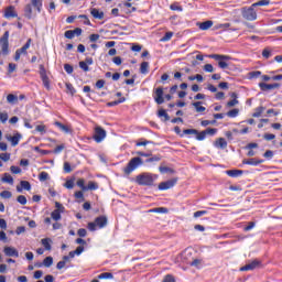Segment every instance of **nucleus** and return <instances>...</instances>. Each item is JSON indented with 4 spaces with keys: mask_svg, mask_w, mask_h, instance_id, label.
Here are the masks:
<instances>
[{
    "mask_svg": "<svg viewBox=\"0 0 282 282\" xmlns=\"http://www.w3.org/2000/svg\"><path fill=\"white\" fill-rule=\"evenodd\" d=\"M65 150V144H61L57 145L54 150L53 153H55V155H58V153H62Z\"/></svg>",
    "mask_w": 282,
    "mask_h": 282,
    "instance_id": "de8ad7c7",
    "label": "nucleus"
},
{
    "mask_svg": "<svg viewBox=\"0 0 282 282\" xmlns=\"http://www.w3.org/2000/svg\"><path fill=\"white\" fill-rule=\"evenodd\" d=\"M135 184H139V186H153L154 180L153 177H137L132 178Z\"/></svg>",
    "mask_w": 282,
    "mask_h": 282,
    "instance_id": "9b49d317",
    "label": "nucleus"
},
{
    "mask_svg": "<svg viewBox=\"0 0 282 282\" xmlns=\"http://www.w3.org/2000/svg\"><path fill=\"white\" fill-rule=\"evenodd\" d=\"M158 117L159 118H164V122H169V120H171V117L169 116V113L164 109H160L158 111Z\"/></svg>",
    "mask_w": 282,
    "mask_h": 282,
    "instance_id": "c756f323",
    "label": "nucleus"
},
{
    "mask_svg": "<svg viewBox=\"0 0 282 282\" xmlns=\"http://www.w3.org/2000/svg\"><path fill=\"white\" fill-rule=\"evenodd\" d=\"M65 188L72 189L74 188V178H70L64 183Z\"/></svg>",
    "mask_w": 282,
    "mask_h": 282,
    "instance_id": "3c124183",
    "label": "nucleus"
},
{
    "mask_svg": "<svg viewBox=\"0 0 282 282\" xmlns=\"http://www.w3.org/2000/svg\"><path fill=\"white\" fill-rule=\"evenodd\" d=\"M10 171H11V173H13V175H19V173H21V167L12 165L10 167Z\"/></svg>",
    "mask_w": 282,
    "mask_h": 282,
    "instance_id": "6e6d98bb",
    "label": "nucleus"
},
{
    "mask_svg": "<svg viewBox=\"0 0 282 282\" xmlns=\"http://www.w3.org/2000/svg\"><path fill=\"white\" fill-rule=\"evenodd\" d=\"M100 39V34L94 33L89 35L90 43H96Z\"/></svg>",
    "mask_w": 282,
    "mask_h": 282,
    "instance_id": "09e8293b",
    "label": "nucleus"
},
{
    "mask_svg": "<svg viewBox=\"0 0 282 282\" xmlns=\"http://www.w3.org/2000/svg\"><path fill=\"white\" fill-rule=\"evenodd\" d=\"M89 65H94V58L86 57L85 61L79 62V67L83 72H89Z\"/></svg>",
    "mask_w": 282,
    "mask_h": 282,
    "instance_id": "dca6fc26",
    "label": "nucleus"
},
{
    "mask_svg": "<svg viewBox=\"0 0 282 282\" xmlns=\"http://www.w3.org/2000/svg\"><path fill=\"white\" fill-rule=\"evenodd\" d=\"M2 184H14V178L13 177H2L1 178Z\"/></svg>",
    "mask_w": 282,
    "mask_h": 282,
    "instance_id": "5fc2aeb1",
    "label": "nucleus"
},
{
    "mask_svg": "<svg viewBox=\"0 0 282 282\" xmlns=\"http://www.w3.org/2000/svg\"><path fill=\"white\" fill-rule=\"evenodd\" d=\"M66 89H67V91H69V94L72 96H74V94H76V88H74V85H72L70 83H66Z\"/></svg>",
    "mask_w": 282,
    "mask_h": 282,
    "instance_id": "49530a36",
    "label": "nucleus"
},
{
    "mask_svg": "<svg viewBox=\"0 0 282 282\" xmlns=\"http://www.w3.org/2000/svg\"><path fill=\"white\" fill-rule=\"evenodd\" d=\"M35 131H37L39 133H45V124L36 126Z\"/></svg>",
    "mask_w": 282,
    "mask_h": 282,
    "instance_id": "0e129e2a",
    "label": "nucleus"
},
{
    "mask_svg": "<svg viewBox=\"0 0 282 282\" xmlns=\"http://www.w3.org/2000/svg\"><path fill=\"white\" fill-rule=\"evenodd\" d=\"M3 252L6 257H19V251L13 247H4Z\"/></svg>",
    "mask_w": 282,
    "mask_h": 282,
    "instance_id": "6ab92c4d",
    "label": "nucleus"
},
{
    "mask_svg": "<svg viewBox=\"0 0 282 282\" xmlns=\"http://www.w3.org/2000/svg\"><path fill=\"white\" fill-rule=\"evenodd\" d=\"M126 101H127V98L121 97L118 100L107 102L106 106L107 107H116L118 105H122V102H126Z\"/></svg>",
    "mask_w": 282,
    "mask_h": 282,
    "instance_id": "c85d7f7f",
    "label": "nucleus"
},
{
    "mask_svg": "<svg viewBox=\"0 0 282 282\" xmlns=\"http://www.w3.org/2000/svg\"><path fill=\"white\" fill-rule=\"evenodd\" d=\"M263 111H265V108L262 106L256 108V111L252 113V118H261V113H263Z\"/></svg>",
    "mask_w": 282,
    "mask_h": 282,
    "instance_id": "c9c22d12",
    "label": "nucleus"
},
{
    "mask_svg": "<svg viewBox=\"0 0 282 282\" xmlns=\"http://www.w3.org/2000/svg\"><path fill=\"white\" fill-rule=\"evenodd\" d=\"M209 58H214V61H230V56L228 55H219V54H212L209 55Z\"/></svg>",
    "mask_w": 282,
    "mask_h": 282,
    "instance_id": "393cba45",
    "label": "nucleus"
},
{
    "mask_svg": "<svg viewBox=\"0 0 282 282\" xmlns=\"http://www.w3.org/2000/svg\"><path fill=\"white\" fill-rule=\"evenodd\" d=\"M90 14L94 19H98L99 21H102V19H105V12L99 11L97 8L90 9Z\"/></svg>",
    "mask_w": 282,
    "mask_h": 282,
    "instance_id": "412c9836",
    "label": "nucleus"
},
{
    "mask_svg": "<svg viewBox=\"0 0 282 282\" xmlns=\"http://www.w3.org/2000/svg\"><path fill=\"white\" fill-rule=\"evenodd\" d=\"M154 100L156 105H164V88L159 87L155 89Z\"/></svg>",
    "mask_w": 282,
    "mask_h": 282,
    "instance_id": "2eb2a0df",
    "label": "nucleus"
},
{
    "mask_svg": "<svg viewBox=\"0 0 282 282\" xmlns=\"http://www.w3.org/2000/svg\"><path fill=\"white\" fill-rule=\"evenodd\" d=\"M8 118H9L8 112L0 111V122H2V124H6L8 122Z\"/></svg>",
    "mask_w": 282,
    "mask_h": 282,
    "instance_id": "37998d69",
    "label": "nucleus"
},
{
    "mask_svg": "<svg viewBox=\"0 0 282 282\" xmlns=\"http://www.w3.org/2000/svg\"><path fill=\"white\" fill-rule=\"evenodd\" d=\"M4 19H17L19 17V13H17V9L14 6H9L6 8L3 13Z\"/></svg>",
    "mask_w": 282,
    "mask_h": 282,
    "instance_id": "4468645a",
    "label": "nucleus"
},
{
    "mask_svg": "<svg viewBox=\"0 0 282 282\" xmlns=\"http://www.w3.org/2000/svg\"><path fill=\"white\" fill-rule=\"evenodd\" d=\"M142 164H144V161L142 160V158L140 156L132 158L128 162L127 166L123 167L124 175H131V173H133V171H137V169H140Z\"/></svg>",
    "mask_w": 282,
    "mask_h": 282,
    "instance_id": "f257e3e1",
    "label": "nucleus"
},
{
    "mask_svg": "<svg viewBox=\"0 0 282 282\" xmlns=\"http://www.w3.org/2000/svg\"><path fill=\"white\" fill-rule=\"evenodd\" d=\"M216 149H227L228 148V141H226L225 138H218L215 141Z\"/></svg>",
    "mask_w": 282,
    "mask_h": 282,
    "instance_id": "5701e85b",
    "label": "nucleus"
},
{
    "mask_svg": "<svg viewBox=\"0 0 282 282\" xmlns=\"http://www.w3.org/2000/svg\"><path fill=\"white\" fill-rule=\"evenodd\" d=\"M0 197L2 199H10V197H12V192H10V191H2L0 193Z\"/></svg>",
    "mask_w": 282,
    "mask_h": 282,
    "instance_id": "ea45409f",
    "label": "nucleus"
},
{
    "mask_svg": "<svg viewBox=\"0 0 282 282\" xmlns=\"http://www.w3.org/2000/svg\"><path fill=\"white\" fill-rule=\"evenodd\" d=\"M54 263V258H52L51 256L46 257L43 260V267L44 268H52V264Z\"/></svg>",
    "mask_w": 282,
    "mask_h": 282,
    "instance_id": "f704fd0d",
    "label": "nucleus"
},
{
    "mask_svg": "<svg viewBox=\"0 0 282 282\" xmlns=\"http://www.w3.org/2000/svg\"><path fill=\"white\" fill-rule=\"evenodd\" d=\"M79 19H84V24L85 25H91V21H89V18L85 14H80Z\"/></svg>",
    "mask_w": 282,
    "mask_h": 282,
    "instance_id": "680f3d73",
    "label": "nucleus"
},
{
    "mask_svg": "<svg viewBox=\"0 0 282 282\" xmlns=\"http://www.w3.org/2000/svg\"><path fill=\"white\" fill-rule=\"evenodd\" d=\"M159 171L162 173V175H173V173H175V170L167 166H160Z\"/></svg>",
    "mask_w": 282,
    "mask_h": 282,
    "instance_id": "bb28decb",
    "label": "nucleus"
},
{
    "mask_svg": "<svg viewBox=\"0 0 282 282\" xmlns=\"http://www.w3.org/2000/svg\"><path fill=\"white\" fill-rule=\"evenodd\" d=\"M217 133V129L216 128H207L206 130H203L200 132L196 133V140H198V142H202L204 140H206V135H215Z\"/></svg>",
    "mask_w": 282,
    "mask_h": 282,
    "instance_id": "0eeeda50",
    "label": "nucleus"
},
{
    "mask_svg": "<svg viewBox=\"0 0 282 282\" xmlns=\"http://www.w3.org/2000/svg\"><path fill=\"white\" fill-rule=\"evenodd\" d=\"M242 18L246 19V21H257V11H254L252 4L248 8H242Z\"/></svg>",
    "mask_w": 282,
    "mask_h": 282,
    "instance_id": "39448f33",
    "label": "nucleus"
},
{
    "mask_svg": "<svg viewBox=\"0 0 282 282\" xmlns=\"http://www.w3.org/2000/svg\"><path fill=\"white\" fill-rule=\"evenodd\" d=\"M231 98H232V100H229L227 102V107H235V106L239 105V100H237V93H232Z\"/></svg>",
    "mask_w": 282,
    "mask_h": 282,
    "instance_id": "2f4dec72",
    "label": "nucleus"
},
{
    "mask_svg": "<svg viewBox=\"0 0 282 282\" xmlns=\"http://www.w3.org/2000/svg\"><path fill=\"white\" fill-rule=\"evenodd\" d=\"M61 213H63V212H58V210L54 209L51 213L52 219H54V221H61Z\"/></svg>",
    "mask_w": 282,
    "mask_h": 282,
    "instance_id": "e433bc0d",
    "label": "nucleus"
},
{
    "mask_svg": "<svg viewBox=\"0 0 282 282\" xmlns=\"http://www.w3.org/2000/svg\"><path fill=\"white\" fill-rule=\"evenodd\" d=\"M10 39V31H6L0 39L1 52L3 56H8L10 54V43L8 40Z\"/></svg>",
    "mask_w": 282,
    "mask_h": 282,
    "instance_id": "20e7f679",
    "label": "nucleus"
},
{
    "mask_svg": "<svg viewBox=\"0 0 282 282\" xmlns=\"http://www.w3.org/2000/svg\"><path fill=\"white\" fill-rule=\"evenodd\" d=\"M142 141H138L135 143L137 147H147V144H151V141L145 140V139H141Z\"/></svg>",
    "mask_w": 282,
    "mask_h": 282,
    "instance_id": "4d7b16f0",
    "label": "nucleus"
},
{
    "mask_svg": "<svg viewBox=\"0 0 282 282\" xmlns=\"http://www.w3.org/2000/svg\"><path fill=\"white\" fill-rule=\"evenodd\" d=\"M64 171L66 173H72V164H69V162L64 163Z\"/></svg>",
    "mask_w": 282,
    "mask_h": 282,
    "instance_id": "338daca9",
    "label": "nucleus"
},
{
    "mask_svg": "<svg viewBox=\"0 0 282 282\" xmlns=\"http://www.w3.org/2000/svg\"><path fill=\"white\" fill-rule=\"evenodd\" d=\"M193 107H195L197 113H204L206 111V107L202 106V101L193 102Z\"/></svg>",
    "mask_w": 282,
    "mask_h": 282,
    "instance_id": "7c9ffc66",
    "label": "nucleus"
},
{
    "mask_svg": "<svg viewBox=\"0 0 282 282\" xmlns=\"http://www.w3.org/2000/svg\"><path fill=\"white\" fill-rule=\"evenodd\" d=\"M254 226H256L254 221L248 223V226H246L243 228L245 232H248V231L252 230V228H254Z\"/></svg>",
    "mask_w": 282,
    "mask_h": 282,
    "instance_id": "052dcab7",
    "label": "nucleus"
},
{
    "mask_svg": "<svg viewBox=\"0 0 282 282\" xmlns=\"http://www.w3.org/2000/svg\"><path fill=\"white\" fill-rule=\"evenodd\" d=\"M32 8H35L36 12L41 13L43 10V0H31V3L24 7V17L26 19H32Z\"/></svg>",
    "mask_w": 282,
    "mask_h": 282,
    "instance_id": "f03ea898",
    "label": "nucleus"
},
{
    "mask_svg": "<svg viewBox=\"0 0 282 282\" xmlns=\"http://www.w3.org/2000/svg\"><path fill=\"white\" fill-rule=\"evenodd\" d=\"M65 39H74V31L68 30L64 33Z\"/></svg>",
    "mask_w": 282,
    "mask_h": 282,
    "instance_id": "69168bd1",
    "label": "nucleus"
},
{
    "mask_svg": "<svg viewBox=\"0 0 282 282\" xmlns=\"http://www.w3.org/2000/svg\"><path fill=\"white\" fill-rule=\"evenodd\" d=\"M213 25H214V22L212 20H207L205 22H197V28H199V30H203V31L210 30Z\"/></svg>",
    "mask_w": 282,
    "mask_h": 282,
    "instance_id": "4be33fe9",
    "label": "nucleus"
},
{
    "mask_svg": "<svg viewBox=\"0 0 282 282\" xmlns=\"http://www.w3.org/2000/svg\"><path fill=\"white\" fill-rule=\"evenodd\" d=\"M105 84H106L105 79H98V80L96 82V84H95V87H96L97 89H102V87H105Z\"/></svg>",
    "mask_w": 282,
    "mask_h": 282,
    "instance_id": "603ef678",
    "label": "nucleus"
},
{
    "mask_svg": "<svg viewBox=\"0 0 282 282\" xmlns=\"http://www.w3.org/2000/svg\"><path fill=\"white\" fill-rule=\"evenodd\" d=\"M259 6H270V0H260L252 4V8H258Z\"/></svg>",
    "mask_w": 282,
    "mask_h": 282,
    "instance_id": "58836bf2",
    "label": "nucleus"
},
{
    "mask_svg": "<svg viewBox=\"0 0 282 282\" xmlns=\"http://www.w3.org/2000/svg\"><path fill=\"white\" fill-rule=\"evenodd\" d=\"M204 70L209 73V74H213V72H215V68L212 66V64H206L204 66Z\"/></svg>",
    "mask_w": 282,
    "mask_h": 282,
    "instance_id": "bf43d9fd",
    "label": "nucleus"
},
{
    "mask_svg": "<svg viewBox=\"0 0 282 282\" xmlns=\"http://www.w3.org/2000/svg\"><path fill=\"white\" fill-rule=\"evenodd\" d=\"M140 74H149V62H142L140 65Z\"/></svg>",
    "mask_w": 282,
    "mask_h": 282,
    "instance_id": "72a5a7b5",
    "label": "nucleus"
},
{
    "mask_svg": "<svg viewBox=\"0 0 282 282\" xmlns=\"http://www.w3.org/2000/svg\"><path fill=\"white\" fill-rule=\"evenodd\" d=\"M107 216H99L95 219L94 223H88V230H90V232L96 231V228H105V226H107Z\"/></svg>",
    "mask_w": 282,
    "mask_h": 282,
    "instance_id": "7ed1b4c3",
    "label": "nucleus"
},
{
    "mask_svg": "<svg viewBox=\"0 0 282 282\" xmlns=\"http://www.w3.org/2000/svg\"><path fill=\"white\" fill-rule=\"evenodd\" d=\"M132 52H142V45L140 44H133L131 46Z\"/></svg>",
    "mask_w": 282,
    "mask_h": 282,
    "instance_id": "e2e57ef3",
    "label": "nucleus"
},
{
    "mask_svg": "<svg viewBox=\"0 0 282 282\" xmlns=\"http://www.w3.org/2000/svg\"><path fill=\"white\" fill-rule=\"evenodd\" d=\"M171 39H173V32H166L164 36L161 39V41L166 42L171 41Z\"/></svg>",
    "mask_w": 282,
    "mask_h": 282,
    "instance_id": "864d4df0",
    "label": "nucleus"
},
{
    "mask_svg": "<svg viewBox=\"0 0 282 282\" xmlns=\"http://www.w3.org/2000/svg\"><path fill=\"white\" fill-rule=\"evenodd\" d=\"M170 10L182 12V7H180L177 3H173L170 6Z\"/></svg>",
    "mask_w": 282,
    "mask_h": 282,
    "instance_id": "13d9d810",
    "label": "nucleus"
},
{
    "mask_svg": "<svg viewBox=\"0 0 282 282\" xmlns=\"http://www.w3.org/2000/svg\"><path fill=\"white\" fill-rule=\"evenodd\" d=\"M54 126L57 127V129L62 130L63 133H72V127L67 126V124H63L61 123V121H55Z\"/></svg>",
    "mask_w": 282,
    "mask_h": 282,
    "instance_id": "aec40b11",
    "label": "nucleus"
},
{
    "mask_svg": "<svg viewBox=\"0 0 282 282\" xmlns=\"http://www.w3.org/2000/svg\"><path fill=\"white\" fill-rule=\"evenodd\" d=\"M257 268H261V261L252 260L248 264L241 267L240 272H248V271L257 270Z\"/></svg>",
    "mask_w": 282,
    "mask_h": 282,
    "instance_id": "9d476101",
    "label": "nucleus"
},
{
    "mask_svg": "<svg viewBox=\"0 0 282 282\" xmlns=\"http://www.w3.org/2000/svg\"><path fill=\"white\" fill-rule=\"evenodd\" d=\"M77 186L82 188V191H98V183L89 182L88 185H85V180L80 178L77 181Z\"/></svg>",
    "mask_w": 282,
    "mask_h": 282,
    "instance_id": "6e6552de",
    "label": "nucleus"
},
{
    "mask_svg": "<svg viewBox=\"0 0 282 282\" xmlns=\"http://www.w3.org/2000/svg\"><path fill=\"white\" fill-rule=\"evenodd\" d=\"M163 282H175V278H173V275H171V274H167L164 278Z\"/></svg>",
    "mask_w": 282,
    "mask_h": 282,
    "instance_id": "774afa93",
    "label": "nucleus"
},
{
    "mask_svg": "<svg viewBox=\"0 0 282 282\" xmlns=\"http://www.w3.org/2000/svg\"><path fill=\"white\" fill-rule=\"evenodd\" d=\"M262 56H263V58H270V56H272V50H270V48H264L263 51H262Z\"/></svg>",
    "mask_w": 282,
    "mask_h": 282,
    "instance_id": "a18cd8bd",
    "label": "nucleus"
},
{
    "mask_svg": "<svg viewBox=\"0 0 282 282\" xmlns=\"http://www.w3.org/2000/svg\"><path fill=\"white\" fill-rule=\"evenodd\" d=\"M39 69H40V78L43 83V86L45 87V89L50 90L51 89L50 77L47 76V70L45 69V65L41 64L39 66Z\"/></svg>",
    "mask_w": 282,
    "mask_h": 282,
    "instance_id": "423d86ee",
    "label": "nucleus"
},
{
    "mask_svg": "<svg viewBox=\"0 0 282 282\" xmlns=\"http://www.w3.org/2000/svg\"><path fill=\"white\" fill-rule=\"evenodd\" d=\"M259 87L261 91H270L272 89H279L281 87L280 84H267V83H260Z\"/></svg>",
    "mask_w": 282,
    "mask_h": 282,
    "instance_id": "f3484780",
    "label": "nucleus"
},
{
    "mask_svg": "<svg viewBox=\"0 0 282 282\" xmlns=\"http://www.w3.org/2000/svg\"><path fill=\"white\" fill-rule=\"evenodd\" d=\"M64 69L66 74H74V66H72L70 64H64Z\"/></svg>",
    "mask_w": 282,
    "mask_h": 282,
    "instance_id": "8fccbe9b",
    "label": "nucleus"
},
{
    "mask_svg": "<svg viewBox=\"0 0 282 282\" xmlns=\"http://www.w3.org/2000/svg\"><path fill=\"white\" fill-rule=\"evenodd\" d=\"M228 118H237L239 116V109L234 108L227 112Z\"/></svg>",
    "mask_w": 282,
    "mask_h": 282,
    "instance_id": "4c0bfd02",
    "label": "nucleus"
},
{
    "mask_svg": "<svg viewBox=\"0 0 282 282\" xmlns=\"http://www.w3.org/2000/svg\"><path fill=\"white\" fill-rule=\"evenodd\" d=\"M183 135H197V129H185Z\"/></svg>",
    "mask_w": 282,
    "mask_h": 282,
    "instance_id": "a19ab883",
    "label": "nucleus"
},
{
    "mask_svg": "<svg viewBox=\"0 0 282 282\" xmlns=\"http://www.w3.org/2000/svg\"><path fill=\"white\" fill-rule=\"evenodd\" d=\"M7 102H9V105H17V102H19V96L9 94L7 96Z\"/></svg>",
    "mask_w": 282,
    "mask_h": 282,
    "instance_id": "cd10ccee",
    "label": "nucleus"
},
{
    "mask_svg": "<svg viewBox=\"0 0 282 282\" xmlns=\"http://www.w3.org/2000/svg\"><path fill=\"white\" fill-rule=\"evenodd\" d=\"M262 162L263 161L257 160V159H248V160H245L242 163L248 164L249 166H259V164H261Z\"/></svg>",
    "mask_w": 282,
    "mask_h": 282,
    "instance_id": "a878e982",
    "label": "nucleus"
},
{
    "mask_svg": "<svg viewBox=\"0 0 282 282\" xmlns=\"http://www.w3.org/2000/svg\"><path fill=\"white\" fill-rule=\"evenodd\" d=\"M42 246L45 248V250H52V239L50 238H44L41 240Z\"/></svg>",
    "mask_w": 282,
    "mask_h": 282,
    "instance_id": "473e14b6",
    "label": "nucleus"
},
{
    "mask_svg": "<svg viewBox=\"0 0 282 282\" xmlns=\"http://www.w3.org/2000/svg\"><path fill=\"white\" fill-rule=\"evenodd\" d=\"M22 139L23 134H21V132H15L13 135H7V140L11 143V147H18Z\"/></svg>",
    "mask_w": 282,
    "mask_h": 282,
    "instance_id": "ddd939ff",
    "label": "nucleus"
},
{
    "mask_svg": "<svg viewBox=\"0 0 282 282\" xmlns=\"http://www.w3.org/2000/svg\"><path fill=\"white\" fill-rule=\"evenodd\" d=\"M32 185L28 181H21L20 185L17 186L18 193H22L23 191H31Z\"/></svg>",
    "mask_w": 282,
    "mask_h": 282,
    "instance_id": "a211bd4d",
    "label": "nucleus"
},
{
    "mask_svg": "<svg viewBox=\"0 0 282 282\" xmlns=\"http://www.w3.org/2000/svg\"><path fill=\"white\" fill-rule=\"evenodd\" d=\"M17 202L21 204V206H25V204H28V198L24 195H20L17 197Z\"/></svg>",
    "mask_w": 282,
    "mask_h": 282,
    "instance_id": "79ce46f5",
    "label": "nucleus"
},
{
    "mask_svg": "<svg viewBox=\"0 0 282 282\" xmlns=\"http://www.w3.org/2000/svg\"><path fill=\"white\" fill-rule=\"evenodd\" d=\"M177 184V178H171L165 182L159 184V191H169V188H173Z\"/></svg>",
    "mask_w": 282,
    "mask_h": 282,
    "instance_id": "f8f14e48",
    "label": "nucleus"
},
{
    "mask_svg": "<svg viewBox=\"0 0 282 282\" xmlns=\"http://www.w3.org/2000/svg\"><path fill=\"white\" fill-rule=\"evenodd\" d=\"M225 175H228L229 177H241V175H243V171H241V170H227V171H225Z\"/></svg>",
    "mask_w": 282,
    "mask_h": 282,
    "instance_id": "b1692460",
    "label": "nucleus"
},
{
    "mask_svg": "<svg viewBox=\"0 0 282 282\" xmlns=\"http://www.w3.org/2000/svg\"><path fill=\"white\" fill-rule=\"evenodd\" d=\"M105 138H107V131L102 129V127H96L93 135L95 142L100 143L102 140H105Z\"/></svg>",
    "mask_w": 282,
    "mask_h": 282,
    "instance_id": "1a4fd4ad",
    "label": "nucleus"
},
{
    "mask_svg": "<svg viewBox=\"0 0 282 282\" xmlns=\"http://www.w3.org/2000/svg\"><path fill=\"white\" fill-rule=\"evenodd\" d=\"M98 279H100V280H102V279H113V273L104 272V273L98 275Z\"/></svg>",
    "mask_w": 282,
    "mask_h": 282,
    "instance_id": "c03bdc74",
    "label": "nucleus"
}]
</instances>
